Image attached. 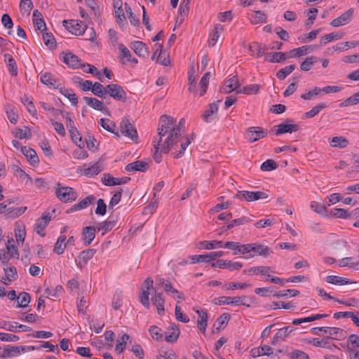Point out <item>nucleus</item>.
Wrapping results in <instances>:
<instances>
[{"instance_id":"obj_15","label":"nucleus","mask_w":359,"mask_h":359,"mask_svg":"<svg viewBox=\"0 0 359 359\" xmlns=\"http://www.w3.org/2000/svg\"><path fill=\"white\" fill-rule=\"evenodd\" d=\"M224 255L223 251L211 252L209 254L192 255L190 257L192 263L198 262H209L212 260H215L218 257H221Z\"/></svg>"},{"instance_id":"obj_57","label":"nucleus","mask_w":359,"mask_h":359,"mask_svg":"<svg viewBox=\"0 0 359 359\" xmlns=\"http://www.w3.org/2000/svg\"><path fill=\"white\" fill-rule=\"evenodd\" d=\"M210 75V72L205 73L203 76V77L201 78V79L200 81L199 86L201 88V92L199 93V95L201 97L203 96L206 93V90H207V88L208 86V83H209Z\"/></svg>"},{"instance_id":"obj_47","label":"nucleus","mask_w":359,"mask_h":359,"mask_svg":"<svg viewBox=\"0 0 359 359\" xmlns=\"http://www.w3.org/2000/svg\"><path fill=\"white\" fill-rule=\"evenodd\" d=\"M67 243H66V236H60L55 244L53 249V251L57 253V255H62L64 252L65 248L66 247Z\"/></svg>"},{"instance_id":"obj_51","label":"nucleus","mask_w":359,"mask_h":359,"mask_svg":"<svg viewBox=\"0 0 359 359\" xmlns=\"http://www.w3.org/2000/svg\"><path fill=\"white\" fill-rule=\"evenodd\" d=\"M358 46H359V41H346V42L339 43L337 44L335 46H333V48L335 50L344 51L350 48H354V47Z\"/></svg>"},{"instance_id":"obj_63","label":"nucleus","mask_w":359,"mask_h":359,"mask_svg":"<svg viewBox=\"0 0 359 359\" xmlns=\"http://www.w3.org/2000/svg\"><path fill=\"white\" fill-rule=\"evenodd\" d=\"M295 328L292 327L287 326L278 330V332L276 334V338H280L281 340H284L289 334L292 332Z\"/></svg>"},{"instance_id":"obj_26","label":"nucleus","mask_w":359,"mask_h":359,"mask_svg":"<svg viewBox=\"0 0 359 359\" xmlns=\"http://www.w3.org/2000/svg\"><path fill=\"white\" fill-rule=\"evenodd\" d=\"M240 85L237 76H233L226 80L223 86V91L224 93H230L233 90H239Z\"/></svg>"},{"instance_id":"obj_37","label":"nucleus","mask_w":359,"mask_h":359,"mask_svg":"<svg viewBox=\"0 0 359 359\" xmlns=\"http://www.w3.org/2000/svg\"><path fill=\"white\" fill-rule=\"evenodd\" d=\"M118 48L123 57L121 60L122 64H125L126 62L123 60L124 58L126 59L128 62H130L133 64H137L138 62V60L136 58L132 57L130 51L123 44H120L118 46Z\"/></svg>"},{"instance_id":"obj_6","label":"nucleus","mask_w":359,"mask_h":359,"mask_svg":"<svg viewBox=\"0 0 359 359\" xmlns=\"http://www.w3.org/2000/svg\"><path fill=\"white\" fill-rule=\"evenodd\" d=\"M120 131L126 137L130 138L132 140L136 141L138 135L136 128L129 121L128 118L124 117L120 123Z\"/></svg>"},{"instance_id":"obj_8","label":"nucleus","mask_w":359,"mask_h":359,"mask_svg":"<svg viewBox=\"0 0 359 359\" xmlns=\"http://www.w3.org/2000/svg\"><path fill=\"white\" fill-rule=\"evenodd\" d=\"M250 250L251 254L246 256L245 258H251L258 255L267 257L272 253V251L268 246L259 243H251Z\"/></svg>"},{"instance_id":"obj_9","label":"nucleus","mask_w":359,"mask_h":359,"mask_svg":"<svg viewBox=\"0 0 359 359\" xmlns=\"http://www.w3.org/2000/svg\"><path fill=\"white\" fill-rule=\"evenodd\" d=\"M154 280L151 278H147L143 283L142 292L140 295V301L142 304L147 309L149 308V299L150 289L153 288Z\"/></svg>"},{"instance_id":"obj_22","label":"nucleus","mask_w":359,"mask_h":359,"mask_svg":"<svg viewBox=\"0 0 359 359\" xmlns=\"http://www.w3.org/2000/svg\"><path fill=\"white\" fill-rule=\"evenodd\" d=\"M86 165H84L82 167H79L77 168V172L88 177H93L97 175L102 171V168L98 164V163H96L88 168H86Z\"/></svg>"},{"instance_id":"obj_20","label":"nucleus","mask_w":359,"mask_h":359,"mask_svg":"<svg viewBox=\"0 0 359 359\" xmlns=\"http://www.w3.org/2000/svg\"><path fill=\"white\" fill-rule=\"evenodd\" d=\"M353 13V9L350 8L343 13L340 16L334 19L331 22L330 25L334 27H339L348 24L351 20V17Z\"/></svg>"},{"instance_id":"obj_27","label":"nucleus","mask_w":359,"mask_h":359,"mask_svg":"<svg viewBox=\"0 0 359 359\" xmlns=\"http://www.w3.org/2000/svg\"><path fill=\"white\" fill-rule=\"evenodd\" d=\"M195 311L198 315V320H197V325L198 329L202 332H205L208 325V313L205 309H196Z\"/></svg>"},{"instance_id":"obj_10","label":"nucleus","mask_w":359,"mask_h":359,"mask_svg":"<svg viewBox=\"0 0 359 359\" xmlns=\"http://www.w3.org/2000/svg\"><path fill=\"white\" fill-rule=\"evenodd\" d=\"M267 135V130L261 127H250L245 133V138L250 142H256Z\"/></svg>"},{"instance_id":"obj_3","label":"nucleus","mask_w":359,"mask_h":359,"mask_svg":"<svg viewBox=\"0 0 359 359\" xmlns=\"http://www.w3.org/2000/svg\"><path fill=\"white\" fill-rule=\"evenodd\" d=\"M62 24L69 32L76 36L83 35L88 27L83 22L75 20H65Z\"/></svg>"},{"instance_id":"obj_50","label":"nucleus","mask_w":359,"mask_h":359,"mask_svg":"<svg viewBox=\"0 0 359 359\" xmlns=\"http://www.w3.org/2000/svg\"><path fill=\"white\" fill-rule=\"evenodd\" d=\"M18 299H20L18 302L17 307L25 308L28 306L30 302L31 297L28 292H22L19 294Z\"/></svg>"},{"instance_id":"obj_2","label":"nucleus","mask_w":359,"mask_h":359,"mask_svg":"<svg viewBox=\"0 0 359 359\" xmlns=\"http://www.w3.org/2000/svg\"><path fill=\"white\" fill-rule=\"evenodd\" d=\"M212 303L216 305H243L250 307L252 303V298L247 296L241 297H220L215 298Z\"/></svg>"},{"instance_id":"obj_23","label":"nucleus","mask_w":359,"mask_h":359,"mask_svg":"<svg viewBox=\"0 0 359 359\" xmlns=\"http://www.w3.org/2000/svg\"><path fill=\"white\" fill-rule=\"evenodd\" d=\"M149 168V162L144 161H136L128 164L125 169L128 172L140 171L146 172Z\"/></svg>"},{"instance_id":"obj_29","label":"nucleus","mask_w":359,"mask_h":359,"mask_svg":"<svg viewBox=\"0 0 359 359\" xmlns=\"http://www.w3.org/2000/svg\"><path fill=\"white\" fill-rule=\"evenodd\" d=\"M21 151L30 162L31 165H36L39 163V158L36 152L33 149L27 147H21Z\"/></svg>"},{"instance_id":"obj_18","label":"nucleus","mask_w":359,"mask_h":359,"mask_svg":"<svg viewBox=\"0 0 359 359\" xmlns=\"http://www.w3.org/2000/svg\"><path fill=\"white\" fill-rule=\"evenodd\" d=\"M95 252L96 250L93 248H89L88 250L81 251L79 253L77 259H76L78 267L83 269L87 264L88 261L94 256Z\"/></svg>"},{"instance_id":"obj_49","label":"nucleus","mask_w":359,"mask_h":359,"mask_svg":"<svg viewBox=\"0 0 359 359\" xmlns=\"http://www.w3.org/2000/svg\"><path fill=\"white\" fill-rule=\"evenodd\" d=\"M266 15L262 11H255L251 15V22L252 24L264 23L266 22Z\"/></svg>"},{"instance_id":"obj_56","label":"nucleus","mask_w":359,"mask_h":359,"mask_svg":"<svg viewBox=\"0 0 359 359\" xmlns=\"http://www.w3.org/2000/svg\"><path fill=\"white\" fill-rule=\"evenodd\" d=\"M154 147L155 149V152L154 154L153 158L154 161L159 163L162 160V155L161 153H163L161 151V142H158L157 140V137L155 138V140L153 141Z\"/></svg>"},{"instance_id":"obj_28","label":"nucleus","mask_w":359,"mask_h":359,"mask_svg":"<svg viewBox=\"0 0 359 359\" xmlns=\"http://www.w3.org/2000/svg\"><path fill=\"white\" fill-rule=\"evenodd\" d=\"M95 226H86L83 229L82 236L86 245H90L95 237L96 233Z\"/></svg>"},{"instance_id":"obj_43","label":"nucleus","mask_w":359,"mask_h":359,"mask_svg":"<svg viewBox=\"0 0 359 359\" xmlns=\"http://www.w3.org/2000/svg\"><path fill=\"white\" fill-rule=\"evenodd\" d=\"M91 92L95 95L104 99L107 97V86L104 87L102 84L95 82Z\"/></svg>"},{"instance_id":"obj_4","label":"nucleus","mask_w":359,"mask_h":359,"mask_svg":"<svg viewBox=\"0 0 359 359\" xmlns=\"http://www.w3.org/2000/svg\"><path fill=\"white\" fill-rule=\"evenodd\" d=\"M57 198L62 202L69 203L77 198L76 192L69 187H58L55 191Z\"/></svg>"},{"instance_id":"obj_14","label":"nucleus","mask_w":359,"mask_h":359,"mask_svg":"<svg viewBox=\"0 0 359 359\" xmlns=\"http://www.w3.org/2000/svg\"><path fill=\"white\" fill-rule=\"evenodd\" d=\"M0 351H1V348H0ZM26 351L25 346H11L8 345L4 346L2 351H0V358H8L14 356H17L21 352Z\"/></svg>"},{"instance_id":"obj_48","label":"nucleus","mask_w":359,"mask_h":359,"mask_svg":"<svg viewBox=\"0 0 359 359\" xmlns=\"http://www.w3.org/2000/svg\"><path fill=\"white\" fill-rule=\"evenodd\" d=\"M296 68L295 65H290L281 69L276 73V76L280 80H284L290 74H291Z\"/></svg>"},{"instance_id":"obj_16","label":"nucleus","mask_w":359,"mask_h":359,"mask_svg":"<svg viewBox=\"0 0 359 359\" xmlns=\"http://www.w3.org/2000/svg\"><path fill=\"white\" fill-rule=\"evenodd\" d=\"M51 215L49 212H45L41 217L36 219L35 224V229L36 232L41 236H45L43 230L48 226L49 222L51 220Z\"/></svg>"},{"instance_id":"obj_45","label":"nucleus","mask_w":359,"mask_h":359,"mask_svg":"<svg viewBox=\"0 0 359 359\" xmlns=\"http://www.w3.org/2000/svg\"><path fill=\"white\" fill-rule=\"evenodd\" d=\"M231 318V316L228 313H222L216 320L218 326L216 327V330L217 332H220L227 325L229 320Z\"/></svg>"},{"instance_id":"obj_25","label":"nucleus","mask_w":359,"mask_h":359,"mask_svg":"<svg viewBox=\"0 0 359 359\" xmlns=\"http://www.w3.org/2000/svg\"><path fill=\"white\" fill-rule=\"evenodd\" d=\"M250 353L252 358H257L262 355L269 356L273 354V350L271 346L264 345L260 347L252 348Z\"/></svg>"},{"instance_id":"obj_30","label":"nucleus","mask_w":359,"mask_h":359,"mask_svg":"<svg viewBox=\"0 0 359 359\" xmlns=\"http://www.w3.org/2000/svg\"><path fill=\"white\" fill-rule=\"evenodd\" d=\"M325 281L330 284L340 285L357 283L356 281H353L348 278L337 276H328L325 278Z\"/></svg>"},{"instance_id":"obj_46","label":"nucleus","mask_w":359,"mask_h":359,"mask_svg":"<svg viewBox=\"0 0 359 359\" xmlns=\"http://www.w3.org/2000/svg\"><path fill=\"white\" fill-rule=\"evenodd\" d=\"M129 339L130 336L128 334L125 333L124 334L122 335L120 339L117 340V344L115 347V351L118 354H121L124 351V350L126 349L127 341Z\"/></svg>"},{"instance_id":"obj_7","label":"nucleus","mask_w":359,"mask_h":359,"mask_svg":"<svg viewBox=\"0 0 359 359\" xmlns=\"http://www.w3.org/2000/svg\"><path fill=\"white\" fill-rule=\"evenodd\" d=\"M107 94L114 100L122 102L126 101V93L120 85L114 83L107 85Z\"/></svg>"},{"instance_id":"obj_40","label":"nucleus","mask_w":359,"mask_h":359,"mask_svg":"<svg viewBox=\"0 0 359 359\" xmlns=\"http://www.w3.org/2000/svg\"><path fill=\"white\" fill-rule=\"evenodd\" d=\"M309 52H310L309 47L307 46H303L302 47L290 50L287 53V58L298 57L304 55Z\"/></svg>"},{"instance_id":"obj_41","label":"nucleus","mask_w":359,"mask_h":359,"mask_svg":"<svg viewBox=\"0 0 359 359\" xmlns=\"http://www.w3.org/2000/svg\"><path fill=\"white\" fill-rule=\"evenodd\" d=\"M327 105L324 102H320L314 106L310 111L303 115L304 118H311L316 116L322 109H325Z\"/></svg>"},{"instance_id":"obj_42","label":"nucleus","mask_w":359,"mask_h":359,"mask_svg":"<svg viewBox=\"0 0 359 359\" xmlns=\"http://www.w3.org/2000/svg\"><path fill=\"white\" fill-rule=\"evenodd\" d=\"M220 100L217 101V102H213L209 104V109L205 111L203 115V119L205 122H210V117L218 111L217 103L220 102Z\"/></svg>"},{"instance_id":"obj_64","label":"nucleus","mask_w":359,"mask_h":359,"mask_svg":"<svg viewBox=\"0 0 359 359\" xmlns=\"http://www.w3.org/2000/svg\"><path fill=\"white\" fill-rule=\"evenodd\" d=\"M290 359H309V355L301 350H294L287 354Z\"/></svg>"},{"instance_id":"obj_24","label":"nucleus","mask_w":359,"mask_h":359,"mask_svg":"<svg viewBox=\"0 0 359 359\" xmlns=\"http://www.w3.org/2000/svg\"><path fill=\"white\" fill-rule=\"evenodd\" d=\"M95 201V197L93 195H90L85 198L82 199L79 203L74 205L67 212H70L73 211H78L83 210L88 207L90 205L93 203Z\"/></svg>"},{"instance_id":"obj_5","label":"nucleus","mask_w":359,"mask_h":359,"mask_svg":"<svg viewBox=\"0 0 359 359\" xmlns=\"http://www.w3.org/2000/svg\"><path fill=\"white\" fill-rule=\"evenodd\" d=\"M235 197L241 200L251 202L259 199H266L269 196L266 192L263 191H239L236 194Z\"/></svg>"},{"instance_id":"obj_44","label":"nucleus","mask_w":359,"mask_h":359,"mask_svg":"<svg viewBox=\"0 0 359 359\" xmlns=\"http://www.w3.org/2000/svg\"><path fill=\"white\" fill-rule=\"evenodd\" d=\"M100 122L104 130L114 134L116 137H119L118 133L115 131L116 124L113 121L107 118H101Z\"/></svg>"},{"instance_id":"obj_54","label":"nucleus","mask_w":359,"mask_h":359,"mask_svg":"<svg viewBox=\"0 0 359 359\" xmlns=\"http://www.w3.org/2000/svg\"><path fill=\"white\" fill-rule=\"evenodd\" d=\"M60 93L65 97H67L72 104H74V106L77 105L78 98L76 97V95L73 92L72 90L63 88H60Z\"/></svg>"},{"instance_id":"obj_32","label":"nucleus","mask_w":359,"mask_h":359,"mask_svg":"<svg viewBox=\"0 0 359 359\" xmlns=\"http://www.w3.org/2000/svg\"><path fill=\"white\" fill-rule=\"evenodd\" d=\"M83 100L86 102V103L88 106H90V107H92L94 109L101 111L108 110L107 108H106L104 107V103L102 101H100L95 97H84L83 98Z\"/></svg>"},{"instance_id":"obj_34","label":"nucleus","mask_w":359,"mask_h":359,"mask_svg":"<svg viewBox=\"0 0 359 359\" xmlns=\"http://www.w3.org/2000/svg\"><path fill=\"white\" fill-rule=\"evenodd\" d=\"M41 81L44 85L53 87L54 88H58L60 84L57 83V81L53 77V75L50 73L45 72L41 75Z\"/></svg>"},{"instance_id":"obj_33","label":"nucleus","mask_w":359,"mask_h":359,"mask_svg":"<svg viewBox=\"0 0 359 359\" xmlns=\"http://www.w3.org/2000/svg\"><path fill=\"white\" fill-rule=\"evenodd\" d=\"M154 305L157 307V312L159 315H162L164 312L165 299L161 292L155 291L154 297L151 299Z\"/></svg>"},{"instance_id":"obj_35","label":"nucleus","mask_w":359,"mask_h":359,"mask_svg":"<svg viewBox=\"0 0 359 359\" xmlns=\"http://www.w3.org/2000/svg\"><path fill=\"white\" fill-rule=\"evenodd\" d=\"M4 61L7 64L8 70L12 76H17L18 67L15 59L8 53L4 55Z\"/></svg>"},{"instance_id":"obj_17","label":"nucleus","mask_w":359,"mask_h":359,"mask_svg":"<svg viewBox=\"0 0 359 359\" xmlns=\"http://www.w3.org/2000/svg\"><path fill=\"white\" fill-rule=\"evenodd\" d=\"M211 266L213 268L229 269L230 271H233L241 269L243 264L241 262H232L229 260L219 259L216 262L212 263Z\"/></svg>"},{"instance_id":"obj_60","label":"nucleus","mask_w":359,"mask_h":359,"mask_svg":"<svg viewBox=\"0 0 359 359\" xmlns=\"http://www.w3.org/2000/svg\"><path fill=\"white\" fill-rule=\"evenodd\" d=\"M223 31V26L220 24H217L215 26L214 32L212 34V36L211 39L209 41V46H214L215 43H217L219 36V33H221Z\"/></svg>"},{"instance_id":"obj_36","label":"nucleus","mask_w":359,"mask_h":359,"mask_svg":"<svg viewBox=\"0 0 359 359\" xmlns=\"http://www.w3.org/2000/svg\"><path fill=\"white\" fill-rule=\"evenodd\" d=\"M267 57H269L265 60L271 63L283 62L287 58V54L283 52L268 53Z\"/></svg>"},{"instance_id":"obj_19","label":"nucleus","mask_w":359,"mask_h":359,"mask_svg":"<svg viewBox=\"0 0 359 359\" xmlns=\"http://www.w3.org/2000/svg\"><path fill=\"white\" fill-rule=\"evenodd\" d=\"M5 277H2L1 282L5 285H9L10 283L15 281L18 279V275L17 269L15 266H4L3 268Z\"/></svg>"},{"instance_id":"obj_38","label":"nucleus","mask_w":359,"mask_h":359,"mask_svg":"<svg viewBox=\"0 0 359 359\" xmlns=\"http://www.w3.org/2000/svg\"><path fill=\"white\" fill-rule=\"evenodd\" d=\"M134 52L140 57H145L148 54L147 47L142 41H136L133 43L132 46Z\"/></svg>"},{"instance_id":"obj_21","label":"nucleus","mask_w":359,"mask_h":359,"mask_svg":"<svg viewBox=\"0 0 359 359\" xmlns=\"http://www.w3.org/2000/svg\"><path fill=\"white\" fill-rule=\"evenodd\" d=\"M130 180V177H129L116 178L111 176L109 174H104L102 182L106 186H114L126 184Z\"/></svg>"},{"instance_id":"obj_39","label":"nucleus","mask_w":359,"mask_h":359,"mask_svg":"<svg viewBox=\"0 0 359 359\" xmlns=\"http://www.w3.org/2000/svg\"><path fill=\"white\" fill-rule=\"evenodd\" d=\"M116 225V221L114 220H106L104 222H99L95 226L97 231L101 230L103 231L102 235L105 233L111 231Z\"/></svg>"},{"instance_id":"obj_11","label":"nucleus","mask_w":359,"mask_h":359,"mask_svg":"<svg viewBox=\"0 0 359 359\" xmlns=\"http://www.w3.org/2000/svg\"><path fill=\"white\" fill-rule=\"evenodd\" d=\"M277 128L275 134L280 135L283 133L296 132L299 130V126L294 123L293 120L287 118L283 123L275 126Z\"/></svg>"},{"instance_id":"obj_12","label":"nucleus","mask_w":359,"mask_h":359,"mask_svg":"<svg viewBox=\"0 0 359 359\" xmlns=\"http://www.w3.org/2000/svg\"><path fill=\"white\" fill-rule=\"evenodd\" d=\"M312 331L316 332L321 331L325 334H328L329 336L333 337V339H342L346 337L345 332L339 327H313Z\"/></svg>"},{"instance_id":"obj_52","label":"nucleus","mask_w":359,"mask_h":359,"mask_svg":"<svg viewBox=\"0 0 359 359\" xmlns=\"http://www.w3.org/2000/svg\"><path fill=\"white\" fill-rule=\"evenodd\" d=\"M318 61V58L315 56H311L306 58L300 65V69L302 71H309L312 68L313 64Z\"/></svg>"},{"instance_id":"obj_59","label":"nucleus","mask_w":359,"mask_h":359,"mask_svg":"<svg viewBox=\"0 0 359 359\" xmlns=\"http://www.w3.org/2000/svg\"><path fill=\"white\" fill-rule=\"evenodd\" d=\"M344 34V33H330L328 34H325L320 38V43L321 44H326L334 39H341Z\"/></svg>"},{"instance_id":"obj_62","label":"nucleus","mask_w":359,"mask_h":359,"mask_svg":"<svg viewBox=\"0 0 359 359\" xmlns=\"http://www.w3.org/2000/svg\"><path fill=\"white\" fill-rule=\"evenodd\" d=\"M43 40L46 46H48L50 48H55L56 46V41L51 33L43 32Z\"/></svg>"},{"instance_id":"obj_61","label":"nucleus","mask_w":359,"mask_h":359,"mask_svg":"<svg viewBox=\"0 0 359 359\" xmlns=\"http://www.w3.org/2000/svg\"><path fill=\"white\" fill-rule=\"evenodd\" d=\"M200 244L204 246V248L207 250H212L217 248H223L224 246L223 242L222 241H201Z\"/></svg>"},{"instance_id":"obj_55","label":"nucleus","mask_w":359,"mask_h":359,"mask_svg":"<svg viewBox=\"0 0 359 359\" xmlns=\"http://www.w3.org/2000/svg\"><path fill=\"white\" fill-rule=\"evenodd\" d=\"M27 210V207H20V208H7L8 212L6 216L8 217L16 218L22 215Z\"/></svg>"},{"instance_id":"obj_13","label":"nucleus","mask_w":359,"mask_h":359,"mask_svg":"<svg viewBox=\"0 0 359 359\" xmlns=\"http://www.w3.org/2000/svg\"><path fill=\"white\" fill-rule=\"evenodd\" d=\"M62 61L70 68L72 69H83L86 67L85 63H81L79 57L72 53H64Z\"/></svg>"},{"instance_id":"obj_53","label":"nucleus","mask_w":359,"mask_h":359,"mask_svg":"<svg viewBox=\"0 0 359 359\" xmlns=\"http://www.w3.org/2000/svg\"><path fill=\"white\" fill-rule=\"evenodd\" d=\"M259 90V85L258 84H252L249 86H245L239 90H237V93H244L246 95L256 94L258 93Z\"/></svg>"},{"instance_id":"obj_1","label":"nucleus","mask_w":359,"mask_h":359,"mask_svg":"<svg viewBox=\"0 0 359 359\" xmlns=\"http://www.w3.org/2000/svg\"><path fill=\"white\" fill-rule=\"evenodd\" d=\"M175 119L168 115H162L159 120L158 128L157 140L162 141L163 137L168 134L167 137L161 144V151L164 154H168L173 145L176 144L179 138L184 133V130L180 126H174Z\"/></svg>"},{"instance_id":"obj_31","label":"nucleus","mask_w":359,"mask_h":359,"mask_svg":"<svg viewBox=\"0 0 359 359\" xmlns=\"http://www.w3.org/2000/svg\"><path fill=\"white\" fill-rule=\"evenodd\" d=\"M165 334V341L169 343H173L175 342L178 339L180 331L177 325H172L168 328Z\"/></svg>"},{"instance_id":"obj_58","label":"nucleus","mask_w":359,"mask_h":359,"mask_svg":"<svg viewBox=\"0 0 359 359\" xmlns=\"http://www.w3.org/2000/svg\"><path fill=\"white\" fill-rule=\"evenodd\" d=\"M332 146L339 148H345L348 144V140L342 136L334 137L332 140Z\"/></svg>"}]
</instances>
